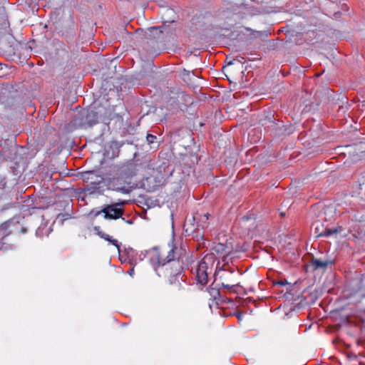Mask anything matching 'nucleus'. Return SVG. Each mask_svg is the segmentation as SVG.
<instances>
[{
	"label": "nucleus",
	"mask_w": 365,
	"mask_h": 365,
	"mask_svg": "<svg viewBox=\"0 0 365 365\" xmlns=\"http://www.w3.org/2000/svg\"><path fill=\"white\" fill-rule=\"evenodd\" d=\"M168 248L165 257L156 254L151 257L150 262L158 276H160L161 270H165L170 276V284H174L183 280L182 274L190 263V253L185 245L180 241H175L173 237L168 243Z\"/></svg>",
	"instance_id": "f257e3e1"
},
{
	"label": "nucleus",
	"mask_w": 365,
	"mask_h": 365,
	"mask_svg": "<svg viewBox=\"0 0 365 365\" xmlns=\"http://www.w3.org/2000/svg\"><path fill=\"white\" fill-rule=\"evenodd\" d=\"M216 257L214 253H208L204 256L196 268V278L198 283L205 285L208 282V275L212 271Z\"/></svg>",
	"instance_id": "f03ea898"
},
{
	"label": "nucleus",
	"mask_w": 365,
	"mask_h": 365,
	"mask_svg": "<svg viewBox=\"0 0 365 365\" xmlns=\"http://www.w3.org/2000/svg\"><path fill=\"white\" fill-rule=\"evenodd\" d=\"M83 177V180L87 182L84 187L86 195L101 192L102 184L104 180L102 176L95 175L93 171H89L85 173Z\"/></svg>",
	"instance_id": "7ed1b4c3"
},
{
	"label": "nucleus",
	"mask_w": 365,
	"mask_h": 365,
	"mask_svg": "<svg viewBox=\"0 0 365 365\" xmlns=\"http://www.w3.org/2000/svg\"><path fill=\"white\" fill-rule=\"evenodd\" d=\"M126 203V201L120 200L110 205H104L102 206L101 212H103L104 215V218L106 220H117L122 218L123 220H125L123 215L124 214L123 207Z\"/></svg>",
	"instance_id": "20e7f679"
},
{
	"label": "nucleus",
	"mask_w": 365,
	"mask_h": 365,
	"mask_svg": "<svg viewBox=\"0 0 365 365\" xmlns=\"http://www.w3.org/2000/svg\"><path fill=\"white\" fill-rule=\"evenodd\" d=\"M336 262V259L326 254L323 257H313L310 261V264L314 270H325L331 267Z\"/></svg>",
	"instance_id": "39448f33"
},
{
	"label": "nucleus",
	"mask_w": 365,
	"mask_h": 365,
	"mask_svg": "<svg viewBox=\"0 0 365 365\" xmlns=\"http://www.w3.org/2000/svg\"><path fill=\"white\" fill-rule=\"evenodd\" d=\"M173 170H171L165 163H163L161 165H160L156 172L159 173V175H156L155 178L158 179L156 181L157 186H160L163 185L166 180L172 175Z\"/></svg>",
	"instance_id": "423d86ee"
},
{
	"label": "nucleus",
	"mask_w": 365,
	"mask_h": 365,
	"mask_svg": "<svg viewBox=\"0 0 365 365\" xmlns=\"http://www.w3.org/2000/svg\"><path fill=\"white\" fill-rule=\"evenodd\" d=\"M108 186L110 189L123 194H128L131 191L130 188L125 185L120 178L110 179L108 182Z\"/></svg>",
	"instance_id": "0eeeda50"
},
{
	"label": "nucleus",
	"mask_w": 365,
	"mask_h": 365,
	"mask_svg": "<svg viewBox=\"0 0 365 365\" xmlns=\"http://www.w3.org/2000/svg\"><path fill=\"white\" fill-rule=\"evenodd\" d=\"M119 171L125 178H130L138 173L139 166L134 162H130L120 166Z\"/></svg>",
	"instance_id": "6e6552de"
},
{
	"label": "nucleus",
	"mask_w": 365,
	"mask_h": 365,
	"mask_svg": "<svg viewBox=\"0 0 365 365\" xmlns=\"http://www.w3.org/2000/svg\"><path fill=\"white\" fill-rule=\"evenodd\" d=\"M230 252V249L227 245L221 242L214 243L212 247V252L214 255H217L219 257H222L223 261L225 260L226 257ZM216 257V256H215Z\"/></svg>",
	"instance_id": "1a4fd4ad"
},
{
	"label": "nucleus",
	"mask_w": 365,
	"mask_h": 365,
	"mask_svg": "<svg viewBox=\"0 0 365 365\" xmlns=\"http://www.w3.org/2000/svg\"><path fill=\"white\" fill-rule=\"evenodd\" d=\"M95 233L98 235L101 238L110 242L115 247H116L120 252V243L117 240L113 239L109 235L104 233L99 226H96L94 227Z\"/></svg>",
	"instance_id": "9d476101"
},
{
	"label": "nucleus",
	"mask_w": 365,
	"mask_h": 365,
	"mask_svg": "<svg viewBox=\"0 0 365 365\" xmlns=\"http://www.w3.org/2000/svg\"><path fill=\"white\" fill-rule=\"evenodd\" d=\"M207 292L210 296V300H212V302L209 303V307L210 309H212V307L214 306V303L220 297L221 292L217 285H215L214 283L210 285V287L207 289Z\"/></svg>",
	"instance_id": "9b49d317"
},
{
	"label": "nucleus",
	"mask_w": 365,
	"mask_h": 365,
	"mask_svg": "<svg viewBox=\"0 0 365 365\" xmlns=\"http://www.w3.org/2000/svg\"><path fill=\"white\" fill-rule=\"evenodd\" d=\"M11 232L9 229V224L7 222L0 225V250L4 247V240L11 235Z\"/></svg>",
	"instance_id": "f8f14e48"
},
{
	"label": "nucleus",
	"mask_w": 365,
	"mask_h": 365,
	"mask_svg": "<svg viewBox=\"0 0 365 365\" xmlns=\"http://www.w3.org/2000/svg\"><path fill=\"white\" fill-rule=\"evenodd\" d=\"M98 117L96 111L91 110H88L86 115V122L89 126H92L98 123Z\"/></svg>",
	"instance_id": "ddd939ff"
},
{
	"label": "nucleus",
	"mask_w": 365,
	"mask_h": 365,
	"mask_svg": "<svg viewBox=\"0 0 365 365\" xmlns=\"http://www.w3.org/2000/svg\"><path fill=\"white\" fill-rule=\"evenodd\" d=\"M233 303V301L231 299H228L227 297L222 295V294L220 295V297L216 300L214 303V306L217 309H223L224 305L227 303Z\"/></svg>",
	"instance_id": "4468645a"
},
{
	"label": "nucleus",
	"mask_w": 365,
	"mask_h": 365,
	"mask_svg": "<svg viewBox=\"0 0 365 365\" xmlns=\"http://www.w3.org/2000/svg\"><path fill=\"white\" fill-rule=\"evenodd\" d=\"M339 232L336 228H326L323 232L318 235L319 237H329Z\"/></svg>",
	"instance_id": "2eb2a0df"
},
{
	"label": "nucleus",
	"mask_w": 365,
	"mask_h": 365,
	"mask_svg": "<svg viewBox=\"0 0 365 365\" xmlns=\"http://www.w3.org/2000/svg\"><path fill=\"white\" fill-rule=\"evenodd\" d=\"M221 286L223 288L227 289L230 292L237 293V288L239 286V284H236L230 285V284H227L225 283H222Z\"/></svg>",
	"instance_id": "dca6fc26"
},
{
	"label": "nucleus",
	"mask_w": 365,
	"mask_h": 365,
	"mask_svg": "<svg viewBox=\"0 0 365 365\" xmlns=\"http://www.w3.org/2000/svg\"><path fill=\"white\" fill-rule=\"evenodd\" d=\"M156 139H157V137L154 135L149 134V133L147 135L146 140L148 141V143L150 145L157 143Z\"/></svg>",
	"instance_id": "f3484780"
},
{
	"label": "nucleus",
	"mask_w": 365,
	"mask_h": 365,
	"mask_svg": "<svg viewBox=\"0 0 365 365\" xmlns=\"http://www.w3.org/2000/svg\"><path fill=\"white\" fill-rule=\"evenodd\" d=\"M269 122L271 124V126L273 127V130H274L276 132L280 128L279 123H282V122L280 123L279 121H278V123H276L274 121L269 120Z\"/></svg>",
	"instance_id": "a211bd4d"
},
{
	"label": "nucleus",
	"mask_w": 365,
	"mask_h": 365,
	"mask_svg": "<svg viewBox=\"0 0 365 365\" xmlns=\"http://www.w3.org/2000/svg\"><path fill=\"white\" fill-rule=\"evenodd\" d=\"M91 214H92L94 217H97L100 215L101 214H103V212H101V210H92L91 212Z\"/></svg>",
	"instance_id": "6ab92c4d"
},
{
	"label": "nucleus",
	"mask_w": 365,
	"mask_h": 365,
	"mask_svg": "<svg viewBox=\"0 0 365 365\" xmlns=\"http://www.w3.org/2000/svg\"><path fill=\"white\" fill-rule=\"evenodd\" d=\"M236 317L237 318L239 322H241L243 317V314L242 312H237L235 314Z\"/></svg>",
	"instance_id": "aec40b11"
},
{
	"label": "nucleus",
	"mask_w": 365,
	"mask_h": 365,
	"mask_svg": "<svg viewBox=\"0 0 365 365\" xmlns=\"http://www.w3.org/2000/svg\"><path fill=\"white\" fill-rule=\"evenodd\" d=\"M128 274L131 276V277H133L134 275V267H131L128 271Z\"/></svg>",
	"instance_id": "412c9836"
},
{
	"label": "nucleus",
	"mask_w": 365,
	"mask_h": 365,
	"mask_svg": "<svg viewBox=\"0 0 365 365\" xmlns=\"http://www.w3.org/2000/svg\"><path fill=\"white\" fill-rule=\"evenodd\" d=\"M275 284H279V285L282 286V285H284L285 283L282 281H279V282H276Z\"/></svg>",
	"instance_id": "4be33fe9"
},
{
	"label": "nucleus",
	"mask_w": 365,
	"mask_h": 365,
	"mask_svg": "<svg viewBox=\"0 0 365 365\" xmlns=\"http://www.w3.org/2000/svg\"><path fill=\"white\" fill-rule=\"evenodd\" d=\"M158 29H160V27L153 26V27L150 28V31H154V30L157 31Z\"/></svg>",
	"instance_id": "5701e85b"
},
{
	"label": "nucleus",
	"mask_w": 365,
	"mask_h": 365,
	"mask_svg": "<svg viewBox=\"0 0 365 365\" xmlns=\"http://www.w3.org/2000/svg\"><path fill=\"white\" fill-rule=\"evenodd\" d=\"M125 222H126L128 224H132V223H133V222H132V220H126Z\"/></svg>",
	"instance_id": "b1692460"
},
{
	"label": "nucleus",
	"mask_w": 365,
	"mask_h": 365,
	"mask_svg": "<svg viewBox=\"0 0 365 365\" xmlns=\"http://www.w3.org/2000/svg\"><path fill=\"white\" fill-rule=\"evenodd\" d=\"M204 217L206 218V220H208L209 214L207 213L204 215Z\"/></svg>",
	"instance_id": "393cba45"
},
{
	"label": "nucleus",
	"mask_w": 365,
	"mask_h": 365,
	"mask_svg": "<svg viewBox=\"0 0 365 365\" xmlns=\"http://www.w3.org/2000/svg\"><path fill=\"white\" fill-rule=\"evenodd\" d=\"M363 309H364V311H365V308H364Z\"/></svg>",
	"instance_id": "a878e982"
},
{
	"label": "nucleus",
	"mask_w": 365,
	"mask_h": 365,
	"mask_svg": "<svg viewBox=\"0 0 365 365\" xmlns=\"http://www.w3.org/2000/svg\"><path fill=\"white\" fill-rule=\"evenodd\" d=\"M364 299H365V297H364Z\"/></svg>",
	"instance_id": "bb28decb"
}]
</instances>
